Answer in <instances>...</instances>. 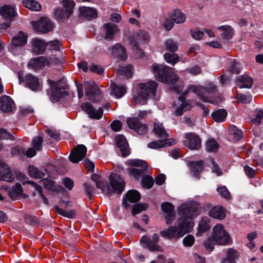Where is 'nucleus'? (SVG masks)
Returning <instances> with one entry per match:
<instances>
[{
  "label": "nucleus",
  "instance_id": "60",
  "mask_svg": "<svg viewBox=\"0 0 263 263\" xmlns=\"http://www.w3.org/2000/svg\"><path fill=\"white\" fill-rule=\"evenodd\" d=\"M25 149L21 146H16L11 150V154L13 156H23L25 155Z\"/></svg>",
  "mask_w": 263,
  "mask_h": 263
},
{
  "label": "nucleus",
  "instance_id": "14",
  "mask_svg": "<svg viewBox=\"0 0 263 263\" xmlns=\"http://www.w3.org/2000/svg\"><path fill=\"white\" fill-rule=\"evenodd\" d=\"M87 148L82 144L77 145L71 152L69 158L73 163H77L86 156Z\"/></svg>",
  "mask_w": 263,
  "mask_h": 263
},
{
  "label": "nucleus",
  "instance_id": "35",
  "mask_svg": "<svg viewBox=\"0 0 263 263\" xmlns=\"http://www.w3.org/2000/svg\"><path fill=\"white\" fill-rule=\"evenodd\" d=\"M179 100L182 102L181 104L177 108L175 111L176 116H181L184 111L189 110L192 108V105L189 101H184V98L183 96H181L179 98Z\"/></svg>",
  "mask_w": 263,
  "mask_h": 263
},
{
  "label": "nucleus",
  "instance_id": "33",
  "mask_svg": "<svg viewBox=\"0 0 263 263\" xmlns=\"http://www.w3.org/2000/svg\"><path fill=\"white\" fill-rule=\"evenodd\" d=\"M28 171L29 176L35 179L44 178V177H46L47 173L46 170H44V171H40L33 165H29Z\"/></svg>",
  "mask_w": 263,
  "mask_h": 263
},
{
  "label": "nucleus",
  "instance_id": "4",
  "mask_svg": "<svg viewBox=\"0 0 263 263\" xmlns=\"http://www.w3.org/2000/svg\"><path fill=\"white\" fill-rule=\"evenodd\" d=\"M47 83L50 86L52 100L59 101L61 98L69 95L65 90L68 89V85L64 80L61 79L58 82L47 80Z\"/></svg>",
  "mask_w": 263,
  "mask_h": 263
},
{
  "label": "nucleus",
  "instance_id": "38",
  "mask_svg": "<svg viewBox=\"0 0 263 263\" xmlns=\"http://www.w3.org/2000/svg\"><path fill=\"white\" fill-rule=\"evenodd\" d=\"M170 17L177 24L183 23L186 20L185 15L179 9L174 10L170 14Z\"/></svg>",
  "mask_w": 263,
  "mask_h": 263
},
{
  "label": "nucleus",
  "instance_id": "16",
  "mask_svg": "<svg viewBox=\"0 0 263 263\" xmlns=\"http://www.w3.org/2000/svg\"><path fill=\"white\" fill-rule=\"evenodd\" d=\"M140 194L135 190L128 191L123 196L122 200V204L126 208L128 209L130 205L128 202L136 203L140 199Z\"/></svg>",
  "mask_w": 263,
  "mask_h": 263
},
{
  "label": "nucleus",
  "instance_id": "59",
  "mask_svg": "<svg viewBox=\"0 0 263 263\" xmlns=\"http://www.w3.org/2000/svg\"><path fill=\"white\" fill-rule=\"evenodd\" d=\"M61 46V43L58 40H54L46 42V47H48V48L50 50H59Z\"/></svg>",
  "mask_w": 263,
  "mask_h": 263
},
{
  "label": "nucleus",
  "instance_id": "1",
  "mask_svg": "<svg viewBox=\"0 0 263 263\" xmlns=\"http://www.w3.org/2000/svg\"><path fill=\"white\" fill-rule=\"evenodd\" d=\"M180 217L177 220V226H170L167 229L160 232L162 237L168 239H178L193 229V219L197 216L195 208L187 203H183L178 209Z\"/></svg>",
  "mask_w": 263,
  "mask_h": 263
},
{
  "label": "nucleus",
  "instance_id": "20",
  "mask_svg": "<svg viewBox=\"0 0 263 263\" xmlns=\"http://www.w3.org/2000/svg\"><path fill=\"white\" fill-rule=\"evenodd\" d=\"M103 27L105 30V39L106 40H111L113 39L116 33L119 31L118 25L114 23H105Z\"/></svg>",
  "mask_w": 263,
  "mask_h": 263
},
{
  "label": "nucleus",
  "instance_id": "62",
  "mask_svg": "<svg viewBox=\"0 0 263 263\" xmlns=\"http://www.w3.org/2000/svg\"><path fill=\"white\" fill-rule=\"evenodd\" d=\"M195 242V238L193 235L189 234L183 239V243L185 247H191Z\"/></svg>",
  "mask_w": 263,
  "mask_h": 263
},
{
  "label": "nucleus",
  "instance_id": "5",
  "mask_svg": "<svg viewBox=\"0 0 263 263\" xmlns=\"http://www.w3.org/2000/svg\"><path fill=\"white\" fill-rule=\"evenodd\" d=\"M64 8H57L53 14L55 18L60 22H64L72 14L75 3L73 0H63Z\"/></svg>",
  "mask_w": 263,
  "mask_h": 263
},
{
  "label": "nucleus",
  "instance_id": "49",
  "mask_svg": "<svg viewBox=\"0 0 263 263\" xmlns=\"http://www.w3.org/2000/svg\"><path fill=\"white\" fill-rule=\"evenodd\" d=\"M219 147V144L214 139H210L206 142V150L209 152H216Z\"/></svg>",
  "mask_w": 263,
  "mask_h": 263
},
{
  "label": "nucleus",
  "instance_id": "52",
  "mask_svg": "<svg viewBox=\"0 0 263 263\" xmlns=\"http://www.w3.org/2000/svg\"><path fill=\"white\" fill-rule=\"evenodd\" d=\"M143 186L147 189L152 188L154 185V180L152 177L149 175L144 176L141 180Z\"/></svg>",
  "mask_w": 263,
  "mask_h": 263
},
{
  "label": "nucleus",
  "instance_id": "36",
  "mask_svg": "<svg viewBox=\"0 0 263 263\" xmlns=\"http://www.w3.org/2000/svg\"><path fill=\"white\" fill-rule=\"evenodd\" d=\"M190 167L194 176L196 178H199L200 174L203 169V161L192 162L190 163Z\"/></svg>",
  "mask_w": 263,
  "mask_h": 263
},
{
  "label": "nucleus",
  "instance_id": "37",
  "mask_svg": "<svg viewBox=\"0 0 263 263\" xmlns=\"http://www.w3.org/2000/svg\"><path fill=\"white\" fill-rule=\"evenodd\" d=\"M109 89H111V93L117 98L122 97L126 92L124 86H118L115 83H111Z\"/></svg>",
  "mask_w": 263,
  "mask_h": 263
},
{
  "label": "nucleus",
  "instance_id": "9",
  "mask_svg": "<svg viewBox=\"0 0 263 263\" xmlns=\"http://www.w3.org/2000/svg\"><path fill=\"white\" fill-rule=\"evenodd\" d=\"M212 236L219 245H226L230 240L229 234L224 230L222 224L216 225L213 229Z\"/></svg>",
  "mask_w": 263,
  "mask_h": 263
},
{
  "label": "nucleus",
  "instance_id": "51",
  "mask_svg": "<svg viewBox=\"0 0 263 263\" xmlns=\"http://www.w3.org/2000/svg\"><path fill=\"white\" fill-rule=\"evenodd\" d=\"M55 210L56 212L59 213V214L69 218H72L74 217L76 215L75 211L73 210H69V211H66L63 210L61 208H60L59 206H55Z\"/></svg>",
  "mask_w": 263,
  "mask_h": 263
},
{
  "label": "nucleus",
  "instance_id": "42",
  "mask_svg": "<svg viewBox=\"0 0 263 263\" xmlns=\"http://www.w3.org/2000/svg\"><path fill=\"white\" fill-rule=\"evenodd\" d=\"M226 71L231 74H238L240 71V64L236 60H231Z\"/></svg>",
  "mask_w": 263,
  "mask_h": 263
},
{
  "label": "nucleus",
  "instance_id": "53",
  "mask_svg": "<svg viewBox=\"0 0 263 263\" xmlns=\"http://www.w3.org/2000/svg\"><path fill=\"white\" fill-rule=\"evenodd\" d=\"M148 208V205L146 203H139L135 204L133 208L132 214L135 215L140 213L143 211L146 210Z\"/></svg>",
  "mask_w": 263,
  "mask_h": 263
},
{
  "label": "nucleus",
  "instance_id": "24",
  "mask_svg": "<svg viewBox=\"0 0 263 263\" xmlns=\"http://www.w3.org/2000/svg\"><path fill=\"white\" fill-rule=\"evenodd\" d=\"M32 51L36 54H42L45 50L46 42L44 40L34 38L32 40Z\"/></svg>",
  "mask_w": 263,
  "mask_h": 263
},
{
  "label": "nucleus",
  "instance_id": "30",
  "mask_svg": "<svg viewBox=\"0 0 263 263\" xmlns=\"http://www.w3.org/2000/svg\"><path fill=\"white\" fill-rule=\"evenodd\" d=\"M29 64L34 68H42L49 64V61L46 58L42 56L31 59Z\"/></svg>",
  "mask_w": 263,
  "mask_h": 263
},
{
  "label": "nucleus",
  "instance_id": "26",
  "mask_svg": "<svg viewBox=\"0 0 263 263\" xmlns=\"http://www.w3.org/2000/svg\"><path fill=\"white\" fill-rule=\"evenodd\" d=\"M43 183L45 189L52 192L63 193L65 191L64 188L62 185H56L55 182L52 180L44 179Z\"/></svg>",
  "mask_w": 263,
  "mask_h": 263
},
{
  "label": "nucleus",
  "instance_id": "41",
  "mask_svg": "<svg viewBox=\"0 0 263 263\" xmlns=\"http://www.w3.org/2000/svg\"><path fill=\"white\" fill-rule=\"evenodd\" d=\"M23 192L21 184L20 183H16L14 187L12 186L8 190L10 197L13 199H16Z\"/></svg>",
  "mask_w": 263,
  "mask_h": 263
},
{
  "label": "nucleus",
  "instance_id": "31",
  "mask_svg": "<svg viewBox=\"0 0 263 263\" xmlns=\"http://www.w3.org/2000/svg\"><path fill=\"white\" fill-rule=\"evenodd\" d=\"M153 131L160 138L166 139L169 137L165 129L161 123L155 122Z\"/></svg>",
  "mask_w": 263,
  "mask_h": 263
},
{
  "label": "nucleus",
  "instance_id": "3",
  "mask_svg": "<svg viewBox=\"0 0 263 263\" xmlns=\"http://www.w3.org/2000/svg\"><path fill=\"white\" fill-rule=\"evenodd\" d=\"M152 69L157 80L168 84H174L178 80V76L174 72V69L167 66L158 65H152Z\"/></svg>",
  "mask_w": 263,
  "mask_h": 263
},
{
  "label": "nucleus",
  "instance_id": "22",
  "mask_svg": "<svg viewBox=\"0 0 263 263\" xmlns=\"http://www.w3.org/2000/svg\"><path fill=\"white\" fill-rule=\"evenodd\" d=\"M0 166L2 167V170L0 171L2 179L8 182L13 181L15 176L12 173L10 168H8L7 164L0 160Z\"/></svg>",
  "mask_w": 263,
  "mask_h": 263
},
{
  "label": "nucleus",
  "instance_id": "8",
  "mask_svg": "<svg viewBox=\"0 0 263 263\" xmlns=\"http://www.w3.org/2000/svg\"><path fill=\"white\" fill-rule=\"evenodd\" d=\"M189 90L197 93L202 101L206 102H210V101L206 95H210L214 93L216 91V87L212 83L209 84L205 87H200L193 85L189 87Z\"/></svg>",
  "mask_w": 263,
  "mask_h": 263
},
{
  "label": "nucleus",
  "instance_id": "44",
  "mask_svg": "<svg viewBox=\"0 0 263 263\" xmlns=\"http://www.w3.org/2000/svg\"><path fill=\"white\" fill-rule=\"evenodd\" d=\"M26 183L30 184L32 185V186H34L35 190L37 192L41 198L42 199L43 202L45 204H47V205L48 204V199L43 194V187L41 186L38 185L33 181L27 180V182Z\"/></svg>",
  "mask_w": 263,
  "mask_h": 263
},
{
  "label": "nucleus",
  "instance_id": "28",
  "mask_svg": "<svg viewBox=\"0 0 263 263\" xmlns=\"http://www.w3.org/2000/svg\"><path fill=\"white\" fill-rule=\"evenodd\" d=\"M175 143L174 139H168L164 140H158L153 141L148 144L147 146L150 148L157 149L163 147L169 146Z\"/></svg>",
  "mask_w": 263,
  "mask_h": 263
},
{
  "label": "nucleus",
  "instance_id": "57",
  "mask_svg": "<svg viewBox=\"0 0 263 263\" xmlns=\"http://www.w3.org/2000/svg\"><path fill=\"white\" fill-rule=\"evenodd\" d=\"M215 244L217 243L213 237L212 236L211 237L208 238L204 242V246L206 250L211 252L214 250V245Z\"/></svg>",
  "mask_w": 263,
  "mask_h": 263
},
{
  "label": "nucleus",
  "instance_id": "46",
  "mask_svg": "<svg viewBox=\"0 0 263 263\" xmlns=\"http://www.w3.org/2000/svg\"><path fill=\"white\" fill-rule=\"evenodd\" d=\"M147 169L145 168H129L128 173L130 175L134 176L135 178L143 176L147 173Z\"/></svg>",
  "mask_w": 263,
  "mask_h": 263
},
{
  "label": "nucleus",
  "instance_id": "58",
  "mask_svg": "<svg viewBox=\"0 0 263 263\" xmlns=\"http://www.w3.org/2000/svg\"><path fill=\"white\" fill-rule=\"evenodd\" d=\"M239 254L236 250L233 248H229L228 250L226 257L235 261L239 257Z\"/></svg>",
  "mask_w": 263,
  "mask_h": 263
},
{
  "label": "nucleus",
  "instance_id": "43",
  "mask_svg": "<svg viewBox=\"0 0 263 263\" xmlns=\"http://www.w3.org/2000/svg\"><path fill=\"white\" fill-rule=\"evenodd\" d=\"M23 4L25 7L31 10L40 11L41 9L40 4L34 0H23Z\"/></svg>",
  "mask_w": 263,
  "mask_h": 263
},
{
  "label": "nucleus",
  "instance_id": "25",
  "mask_svg": "<svg viewBox=\"0 0 263 263\" xmlns=\"http://www.w3.org/2000/svg\"><path fill=\"white\" fill-rule=\"evenodd\" d=\"M141 241L144 244V247L148 249L151 251H162L161 247L153 242L149 237L146 236H142L141 238Z\"/></svg>",
  "mask_w": 263,
  "mask_h": 263
},
{
  "label": "nucleus",
  "instance_id": "6",
  "mask_svg": "<svg viewBox=\"0 0 263 263\" xmlns=\"http://www.w3.org/2000/svg\"><path fill=\"white\" fill-rule=\"evenodd\" d=\"M18 78L20 83H23L25 87L33 91H40L43 88V82L33 74H27L24 77L18 72Z\"/></svg>",
  "mask_w": 263,
  "mask_h": 263
},
{
  "label": "nucleus",
  "instance_id": "61",
  "mask_svg": "<svg viewBox=\"0 0 263 263\" xmlns=\"http://www.w3.org/2000/svg\"><path fill=\"white\" fill-rule=\"evenodd\" d=\"M83 185L84 187L85 193L87 196H88L89 199H90L95 190V186L88 183H84Z\"/></svg>",
  "mask_w": 263,
  "mask_h": 263
},
{
  "label": "nucleus",
  "instance_id": "39",
  "mask_svg": "<svg viewBox=\"0 0 263 263\" xmlns=\"http://www.w3.org/2000/svg\"><path fill=\"white\" fill-rule=\"evenodd\" d=\"M209 222L208 217H205L202 218L198 224L197 235L200 236L210 229Z\"/></svg>",
  "mask_w": 263,
  "mask_h": 263
},
{
  "label": "nucleus",
  "instance_id": "29",
  "mask_svg": "<svg viewBox=\"0 0 263 263\" xmlns=\"http://www.w3.org/2000/svg\"><path fill=\"white\" fill-rule=\"evenodd\" d=\"M80 15L84 17L91 20L97 17V10L87 7H81L79 9Z\"/></svg>",
  "mask_w": 263,
  "mask_h": 263
},
{
  "label": "nucleus",
  "instance_id": "21",
  "mask_svg": "<svg viewBox=\"0 0 263 263\" xmlns=\"http://www.w3.org/2000/svg\"><path fill=\"white\" fill-rule=\"evenodd\" d=\"M112 54L114 58L120 60L124 61L127 58L125 47L119 43L112 47Z\"/></svg>",
  "mask_w": 263,
  "mask_h": 263
},
{
  "label": "nucleus",
  "instance_id": "32",
  "mask_svg": "<svg viewBox=\"0 0 263 263\" xmlns=\"http://www.w3.org/2000/svg\"><path fill=\"white\" fill-rule=\"evenodd\" d=\"M253 79L249 76L243 75L240 77L237 80V85L240 88H250L253 84Z\"/></svg>",
  "mask_w": 263,
  "mask_h": 263
},
{
  "label": "nucleus",
  "instance_id": "15",
  "mask_svg": "<svg viewBox=\"0 0 263 263\" xmlns=\"http://www.w3.org/2000/svg\"><path fill=\"white\" fill-rule=\"evenodd\" d=\"M161 209L164 213V216L166 219L167 224H171L175 219L174 205L168 202H164L161 204Z\"/></svg>",
  "mask_w": 263,
  "mask_h": 263
},
{
  "label": "nucleus",
  "instance_id": "47",
  "mask_svg": "<svg viewBox=\"0 0 263 263\" xmlns=\"http://www.w3.org/2000/svg\"><path fill=\"white\" fill-rule=\"evenodd\" d=\"M133 66L128 65L126 66L121 67L118 69V73L121 76H124L127 78L132 77V76Z\"/></svg>",
  "mask_w": 263,
  "mask_h": 263
},
{
  "label": "nucleus",
  "instance_id": "27",
  "mask_svg": "<svg viewBox=\"0 0 263 263\" xmlns=\"http://www.w3.org/2000/svg\"><path fill=\"white\" fill-rule=\"evenodd\" d=\"M226 210L221 206H215L213 207L209 212L210 216L222 220L226 216Z\"/></svg>",
  "mask_w": 263,
  "mask_h": 263
},
{
  "label": "nucleus",
  "instance_id": "11",
  "mask_svg": "<svg viewBox=\"0 0 263 263\" xmlns=\"http://www.w3.org/2000/svg\"><path fill=\"white\" fill-rule=\"evenodd\" d=\"M32 25L35 31L43 33L51 31L53 28L51 21L46 17H41L38 22H34Z\"/></svg>",
  "mask_w": 263,
  "mask_h": 263
},
{
  "label": "nucleus",
  "instance_id": "19",
  "mask_svg": "<svg viewBox=\"0 0 263 263\" xmlns=\"http://www.w3.org/2000/svg\"><path fill=\"white\" fill-rule=\"evenodd\" d=\"M14 103L12 99L8 96H2L0 98V110L5 112L12 111Z\"/></svg>",
  "mask_w": 263,
  "mask_h": 263
},
{
  "label": "nucleus",
  "instance_id": "45",
  "mask_svg": "<svg viewBox=\"0 0 263 263\" xmlns=\"http://www.w3.org/2000/svg\"><path fill=\"white\" fill-rule=\"evenodd\" d=\"M227 115V111L224 109H221L214 112L212 114V117L215 121L221 122L226 118Z\"/></svg>",
  "mask_w": 263,
  "mask_h": 263
},
{
  "label": "nucleus",
  "instance_id": "64",
  "mask_svg": "<svg viewBox=\"0 0 263 263\" xmlns=\"http://www.w3.org/2000/svg\"><path fill=\"white\" fill-rule=\"evenodd\" d=\"M218 193L223 197L229 199L231 197L230 194L226 186H221L217 188Z\"/></svg>",
  "mask_w": 263,
  "mask_h": 263
},
{
  "label": "nucleus",
  "instance_id": "48",
  "mask_svg": "<svg viewBox=\"0 0 263 263\" xmlns=\"http://www.w3.org/2000/svg\"><path fill=\"white\" fill-rule=\"evenodd\" d=\"M165 46L167 50L174 53L178 50V44L173 39H170L165 42Z\"/></svg>",
  "mask_w": 263,
  "mask_h": 263
},
{
  "label": "nucleus",
  "instance_id": "56",
  "mask_svg": "<svg viewBox=\"0 0 263 263\" xmlns=\"http://www.w3.org/2000/svg\"><path fill=\"white\" fill-rule=\"evenodd\" d=\"M263 118V109H259L257 110V113L255 117L252 118L251 122L252 123L258 125L261 123V120Z\"/></svg>",
  "mask_w": 263,
  "mask_h": 263
},
{
  "label": "nucleus",
  "instance_id": "17",
  "mask_svg": "<svg viewBox=\"0 0 263 263\" xmlns=\"http://www.w3.org/2000/svg\"><path fill=\"white\" fill-rule=\"evenodd\" d=\"M116 144L120 149L123 157H126L129 154V146L124 136L119 135L116 137Z\"/></svg>",
  "mask_w": 263,
  "mask_h": 263
},
{
  "label": "nucleus",
  "instance_id": "55",
  "mask_svg": "<svg viewBox=\"0 0 263 263\" xmlns=\"http://www.w3.org/2000/svg\"><path fill=\"white\" fill-rule=\"evenodd\" d=\"M129 165L132 166L147 168V163L145 161L140 159L132 160L130 161Z\"/></svg>",
  "mask_w": 263,
  "mask_h": 263
},
{
  "label": "nucleus",
  "instance_id": "40",
  "mask_svg": "<svg viewBox=\"0 0 263 263\" xmlns=\"http://www.w3.org/2000/svg\"><path fill=\"white\" fill-rule=\"evenodd\" d=\"M217 29L223 31L221 36L224 39L228 40L232 37L233 29L231 26L229 25L220 26L217 28Z\"/></svg>",
  "mask_w": 263,
  "mask_h": 263
},
{
  "label": "nucleus",
  "instance_id": "18",
  "mask_svg": "<svg viewBox=\"0 0 263 263\" xmlns=\"http://www.w3.org/2000/svg\"><path fill=\"white\" fill-rule=\"evenodd\" d=\"M186 137L187 139L186 146L192 150H198L201 147V139L199 137L194 134L189 133L186 134Z\"/></svg>",
  "mask_w": 263,
  "mask_h": 263
},
{
  "label": "nucleus",
  "instance_id": "12",
  "mask_svg": "<svg viewBox=\"0 0 263 263\" xmlns=\"http://www.w3.org/2000/svg\"><path fill=\"white\" fill-rule=\"evenodd\" d=\"M127 124L129 128L135 130L138 135L145 134L148 131L147 125L140 122L138 118L127 119Z\"/></svg>",
  "mask_w": 263,
  "mask_h": 263
},
{
  "label": "nucleus",
  "instance_id": "23",
  "mask_svg": "<svg viewBox=\"0 0 263 263\" xmlns=\"http://www.w3.org/2000/svg\"><path fill=\"white\" fill-rule=\"evenodd\" d=\"M27 41V35L23 32L20 31L11 40L12 47L14 48L22 47Z\"/></svg>",
  "mask_w": 263,
  "mask_h": 263
},
{
  "label": "nucleus",
  "instance_id": "63",
  "mask_svg": "<svg viewBox=\"0 0 263 263\" xmlns=\"http://www.w3.org/2000/svg\"><path fill=\"white\" fill-rule=\"evenodd\" d=\"M0 139H10L12 140H14V137L9 133H8L4 128L0 129Z\"/></svg>",
  "mask_w": 263,
  "mask_h": 263
},
{
  "label": "nucleus",
  "instance_id": "50",
  "mask_svg": "<svg viewBox=\"0 0 263 263\" xmlns=\"http://www.w3.org/2000/svg\"><path fill=\"white\" fill-rule=\"evenodd\" d=\"M164 57L166 62L174 65L179 60V56L174 53L167 52L164 54Z\"/></svg>",
  "mask_w": 263,
  "mask_h": 263
},
{
  "label": "nucleus",
  "instance_id": "7",
  "mask_svg": "<svg viewBox=\"0 0 263 263\" xmlns=\"http://www.w3.org/2000/svg\"><path fill=\"white\" fill-rule=\"evenodd\" d=\"M158 86L157 82L154 81H149L146 83H141L139 85L141 89L140 94L135 98V101L137 103H141L139 101L140 99H142L143 101H145L149 97H154Z\"/></svg>",
  "mask_w": 263,
  "mask_h": 263
},
{
  "label": "nucleus",
  "instance_id": "2",
  "mask_svg": "<svg viewBox=\"0 0 263 263\" xmlns=\"http://www.w3.org/2000/svg\"><path fill=\"white\" fill-rule=\"evenodd\" d=\"M100 177L96 174H93L91 179L96 183L97 188L100 189L102 192L109 196L112 193L121 194L125 187V181L120 175L112 173L109 177L110 185H105L100 180Z\"/></svg>",
  "mask_w": 263,
  "mask_h": 263
},
{
  "label": "nucleus",
  "instance_id": "10",
  "mask_svg": "<svg viewBox=\"0 0 263 263\" xmlns=\"http://www.w3.org/2000/svg\"><path fill=\"white\" fill-rule=\"evenodd\" d=\"M85 90L86 96L91 102H96L101 99L100 88L95 82H86L85 84Z\"/></svg>",
  "mask_w": 263,
  "mask_h": 263
},
{
  "label": "nucleus",
  "instance_id": "54",
  "mask_svg": "<svg viewBox=\"0 0 263 263\" xmlns=\"http://www.w3.org/2000/svg\"><path fill=\"white\" fill-rule=\"evenodd\" d=\"M43 142V138L40 136H37L33 139L32 145L36 151H41L42 149Z\"/></svg>",
  "mask_w": 263,
  "mask_h": 263
},
{
  "label": "nucleus",
  "instance_id": "13",
  "mask_svg": "<svg viewBox=\"0 0 263 263\" xmlns=\"http://www.w3.org/2000/svg\"><path fill=\"white\" fill-rule=\"evenodd\" d=\"M81 107L82 110L88 115L90 118L99 120L102 117L103 110L101 107L97 110L89 102L83 103Z\"/></svg>",
  "mask_w": 263,
  "mask_h": 263
},
{
  "label": "nucleus",
  "instance_id": "34",
  "mask_svg": "<svg viewBox=\"0 0 263 263\" xmlns=\"http://www.w3.org/2000/svg\"><path fill=\"white\" fill-rule=\"evenodd\" d=\"M1 15L7 20H11L15 15L14 7L11 5H5L1 8Z\"/></svg>",
  "mask_w": 263,
  "mask_h": 263
}]
</instances>
